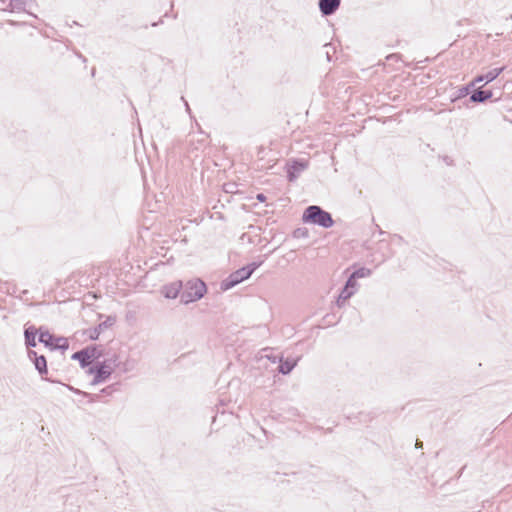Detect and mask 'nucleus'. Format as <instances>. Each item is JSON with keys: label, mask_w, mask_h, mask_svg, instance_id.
I'll use <instances>...</instances> for the list:
<instances>
[{"label": "nucleus", "mask_w": 512, "mask_h": 512, "mask_svg": "<svg viewBox=\"0 0 512 512\" xmlns=\"http://www.w3.org/2000/svg\"><path fill=\"white\" fill-rule=\"evenodd\" d=\"M302 221L323 228H330L334 224L332 215L318 205L308 206L303 212Z\"/></svg>", "instance_id": "nucleus-1"}, {"label": "nucleus", "mask_w": 512, "mask_h": 512, "mask_svg": "<svg viewBox=\"0 0 512 512\" xmlns=\"http://www.w3.org/2000/svg\"><path fill=\"white\" fill-rule=\"evenodd\" d=\"M207 292V286L204 281L199 278H193L183 284L180 294V301L189 304L200 300Z\"/></svg>", "instance_id": "nucleus-2"}, {"label": "nucleus", "mask_w": 512, "mask_h": 512, "mask_svg": "<svg viewBox=\"0 0 512 512\" xmlns=\"http://www.w3.org/2000/svg\"><path fill=\"white\" fill-rule=\"evenodd\" d=\"M259 267L258 263L252 262L236 271L231 273L226 279L221 282V289L223 291L229 290L238 285L242 281L248 279L252 273Z\"/></svg>", "instance_id": "nucleus-3"}, {"label": "nucleus", "mask_w": 512, "mask_h": 512, "mask_svg": "<svg viewBox=\"0 0 512 512\" xmlns=\"http://www.w3.org/2000/svg\"><path fill=\"white\" fill-rule=\"evenodd\" d=\"M114 368L112 367L109 360L97 362L95 365L88 368L87 373L94 375L91 382L92 385H97L105 382L113 373Z\"/></svg>", "instance_id": "nucleus-4"}, {"label": "nucleus", "mask_w": 512, "mask_h": 512, "mask_svg": "<svg viewBox=\"0 0 512 512\" xmlns=\"http://www.w3.org/2000/svg\"><path fill=\"white\" fill-rule=\"evenodd\" d=\"M39 342L43 343L46 347L51 348L52 350H67L68 349V341L64 337H56L51 334L48 330L43 331L42 328L39 330Z\"/></svg>", "instance_id": "nucleus-5"}, {"label": "nucleus", "mask_w": 512, "mask_h": 512, "mask_svg": "<svg viewBox=\"0 0 512 512\" xmlns=\"http://www.w3.org/2000/svg\"><path fill=\"white\" fill-rule=\"evenodd\" d=\"M506 66L496 67L490 69L486 73L479 74L473 78L474 83L477 85L484 82V85L494 81L501 73L504 72Z\"/></svg>", "instance_id": "nucleus-6"}, {"label": "nucleus", "mask_w": 512, "mask_h": 512, "mask_svg": "<svg viewBox=\"0 0 512 512\" xmlns=\"http://www.w3.org/2000/svg\"><path fill=\"white\" fill-rule=\"evenodd\" d=\"M482 87L483 86L475 87V89H473V91L469 97V102L475 103V104L485 103L493 97L492 90H490V89L484 90Z\"/></svg>", "instance_id": "nucleus-7"}, {"label": "nucleus", "mask_w": 512, "mask_h": 512, "mask_svg": "<svg viewBox=\"0 0 512 512\" xmlns=\"http://www.w3.org/2000/svg\"><path fill=\"white\" fill-rule=\"evenodd\" d=\"M307 168V162L303 160H294L287 168V178L290 182L295 181L300 173Z\"/></svg>", "instance_id": "nucleus-8"}, {"label": "nucleus", "mask_w": 512, "mask_h": 512, "mask_svg": "<svg viewBox=\"0 0 512 512\" xmlns=\"http://www.w3.org/2000/svg\"><path fill=\"white\" fill-rule=\"evenodd\" d=\"M341 0H319L318 7L323 16L333 15L340 7Z\"/></svg>", "instance_id": "nucleus-9"}, {"label": "nucleus", "mask_w": 512, "mask_h": 512, "mask_svg": "<svg viewBox=\"0 0 512 512\" xmlns=\"http://www.w3.org/2000/svg\"><path fill=\"white\" fill-rule=\"evenodd\" d=\"M183 288L182 281H175L163 287L162 293L165 298L175 299L181 294Z\"/></svg>", "instance_id": "nucleus-10"}, {"label": "nucleus", "mask_w": 512, "mask_h": 512, "mask_svg": "<svg viewBox=\"0 0 512 512\" xmlns=\"http://www.w3.org/2000/svg\"><path fill=\"white\" fill-rule=\"evenodd\" d=\"M115 322H116L115 317L108 316L105 321L101 322L100 324H98V326H96L93 330H91L89 338L91 340H97L99 338V335L101 334V332L104 331L105 329L113 326Z\"/></svg>", "instance_id": "nucleus-11"}, {"label": "nucleus", "mask_w": 512, "mask_h": 512, "mask_svg": "<svg viewBox=\"0 0 512 512\" xmlns=\"http://www.w3.org/2000/svg\"><path fill=\"white\" fill-rule=\"evenodd\" d=\"M475 87H476V84L474 83V81L472 79L469 83L459 87L456 90L453 100H459V99L465 98L468 95L470 96L473 89H475Z\"/></svg>", "instance_id": "nucleus-12"}, {"label": "nucleus", "mask_w": 512, "mask_h": 512, "mask_svg": "<svg viewBox=\"0 0 512 512\" xmlns=\"http://www.w3.org/2000/svg\"><path fill=\"white\" fill-rule=\"evenodd\" d=\"M37 329L34 326H29L24 330L25 345L27 348L36 346Z\"/></svg>", "instance_id": "nucleus-13"}, {"label": "nucleus", "mask_w": 512, "mask_h": 512, "mask_svg": "<svg viewBox=\"0 0 512 512\" xmlns=\"http://www.w3.org/2000/svg\"><path fill=\"white\" fill-rule=\"evenodd\" d=\"M71 358L73 360H78L79 361V364L82 368H86V367H91L90 364V360H89V356L87 354L86 351H84V349H81L75 353L72 354Z\"/></svg>", "instance_id": "nucleus-14"}, {"label": "nucleus", "mask_w": 512, "mask_h": 512, "mask_svg": "<svg viewBox=\"0 0 512 512\" xmlns=\"http://www.w3.org/2000/svg\"><path fill=\"white\" fill-rule=\"evenodd\" d=\"M296 364H297V360H294V359L281 360L278 370L283 375H287L293 370V368L296 366Z\"/></svg>", "instance_id": "nucleus-15"}, {"label": "nucleus", "mask_w": 512, "mask_h": 512, "mask_svg": "<svg viewBox=\"0 0 512 512\" xmlns=\"http://www.w3.org/2000/svg\"><path fill=\"white\" fill-rule=\"evenodd\" d=\"M33 363L35 369L39 372V374L42 377L48 373L47 361L45 356L40 355L38 358H36V360Z\"/></svg>", "instance_id": "nucleus-16"}, {"label": "nucleus", "mask_w": 512, "mask_h": 512, "mask_svg": "<svg viewBox=\"0 0 512 512\" xmlns=\"http://www.w3.org/2000/svg\"><path fill=\"white\" fill-rule=\"evenodd\" d=\"M354 292H355V290H350L346 287H343V289L341 290V292L337 298V301H336L337 305L339 307H341L345 303V301L347 299H349L354 294Z\"/></svg>", "instance_id": "nucleus-17"}, {"label": "nucleus", "mask_w": 512, "mask_h": 512, "mask_svg": "<svg viewBox=\"0 0 512 512\" xmlns=\"http://www.w3.org/2000/svg\"><path fill=\"white\" fill-rule=\"evenodd\" d=\"M83 349L87 352L90 362L101 357V352L96 345H90Z\"/></svg>", "instance_id": "nucleus-18"}, {"label": "nucleus", "mask_w": 512, "mask_h": 512, "mask_svg": "<svg viewBox=\"0 0 512 512\" xmlns=\"http://www.w3.org/2000/svg\"><path fill=\"white\" fill-rule=\"evenodd\" d=\"M388 106L389 105L386 102V110H385V113H386V123L390 122L392 120L396 121L403 114L402 111L394 112V107L393 106L388 107Z\"/></svg>", "instance_id": "nucleus-19"}, {"label": "nucleus", "mask_w": 512, "mask_h": 512, "mask_svg": "<svg viewBox=\"0 0 512 512\" xmlns=\"http://www.w3.org/2000/svg\"><path fill=\"white\" fill-rule=\"evenodd\" d=\"M69 389L73 390L75 393L82 394L84 397H88L90 402H95L100 400L101 395L100 394H90L87 392H82L80 390H74L72 387L68 386Z\"/></svg>", "instance_id": "nucleus-20"}, {"label": "nucleus", "mask_w": 512, "mask_h": 512, "mask_svg": "<svg viewBox=\"0 0 512 512\" xmlns=\"http://www.w3.org/2000/svg\"><path fill=\"white\" fill-rule=\"evenodd\" d=\"M24 5H25V3L22 0H10L8 7L11 10H14V9H21L22 6H24Z\"/></svg>", "instance_id": "nucleus-21"}, {"label": "nucleus", "mask_w": 512, "mask_h": 512, "mask_svg": "<svg viewBox=\"0 0 512 512\" xmlns=\"http://www.w3.org/2000/svg\"><path fill=\"white\" fill-rule=\"evenodd\" d=\"M356 280L357 279L351 274L350 277L347 279L344 287H346L350 290H355Z\"/></svg>", "instance_id": "nucleus-22"}, {"label": "nucleus", "mask_w": 512, "mask_h": 512, "mask_svg": "<svg viewBox=\"0 0 512 512\" xmlns=\"http://www.w3.org/2000/svg\"><path fill=\"white\" fill-rule=\"evenodd\" d=\"M368 272H369V270H367L365 268H360V269L355 270L352 273V275L357 279V278L365 277Z\"/></svg>", "instance_id": "nucleus-23"}, {"label": "nucleus", "mask_w": 512, "mask_h": 512, "mask_svg": "<svg viewBox=\"0 0 512 512\" xmlns=\"http://www.w3.org/2000/svg\"><path fill=\"white\" fill-rule=\"evenodd\" d=\"M400 58H401V55L398 53L388 54V55H386V64L389 63L390 61L397 62L400 60Z\"/></svg>", "instance_id": "nucleus-24"}, {"label": "nucleus", "mask_w": 512, "mask_h": 512, "mask_svg": "<svg viewBox=\"0 0 512 512\" xmlns=\"http://www.w3.org/2000/svg\"><path fill=\"white\" fill-rule=\"evenodd\" d=\"M28 357H29V359H30L32 362H34V361L36 360V358H38V357H39V355L37 354V352H36V351L31 350V349L29 348V350H28Z\"/></svg>", "instance_id": "nucleus-25"}, {"label": "nucleus", "mask_w": 512, "mask_h": 512, "mask_svg": "<svg viewBox=\"0 0 512 512\" xmlns=\"http://www.w3.org/2000/svg\"><path fill=\"white\" fill-rule=\"evenodd\" d=\"M402 240V238L398 235H393L390 237V242L393 243V242H400Z\"/></svg>", "instance_id": "nucleus-26"}, {"label": "nucleus", "mask_w": 512, "mask_h": 512, "mask_svg": "<svg viewBox=\"0 0 512 512\" xmlns=\"http://www.w3.org/2000/svg\"><path fill=\"white\" fill-rule=\"evenodd\" d=\"M256 199L259 202H264L266 200V196L263 193H259V194H257Z\"/></svg>", "instance_id": "nucleus-27"}, {"label": "nucleus", "mask_w": 512, "mask_h": 512, "mask_svg": "<svg viewBox=\"0 0 512 512\" xmlns=\"http://www.w3.org/2000/svg\"><path fill=\"white\" fill-rule=\"evenodd\" d=\"M110 390H111V386H108V387L104 388V389L101 391V393H106V394H108V393H110Z\"/></svg>", "instance_id": "nucleus-28"}, {"label": "nucleus", "mask_w": 512, "mask_h": 512, "mask_svg": "<svg viewBox=\"0 0 512 512\" xmlns=\"http://www.w3.org/2000/svg\"><path fill=\"white\" fill-rule=\"evenodd\" d=\"M4 5H5V1L4 0H0V10H6Z\"/></svg>", "instance_id": "nucleus-29"}, {"label": "nucleus", "mask_w": 512, "mask_h": 512, "mask_svg": "<svg viewBox=\"0 0 512 512\" xmlns=\"http://www.w3.org/2000/svg\"><path fill=\"white\" fill-rule=\"evenodd\" d=\"M415 446L416 448H422V442L420 440H417Z\"/></svg>", "instance_id": "nucleus-30"}, {"label": "nucleus", "mask_w": 512, "mask_h": 512, "mask_svg": "<svg viewBox=\"0 0 512 512\" xmlns=\"http://www.w3.org/2000/svg\"><path fill=\"white\" fill-rule=\"evenodd\" d=\"M386 96H387L389 99H391V96H390L389 94H387V93H386ZM399 97H400V95H396V96H394V97L392 98V100H393V101H395V100H396L397 98H399Z\"/></svg>", "instance_id": "nucleus-31"}, {"label": "nucleus", "mask_w": 512, "mask_h": 512, "mask_svg": "<svg viewBox=\"0 0 512 512\" xmlns=\"http://www.w3.org/2000/svg\"><path fill=\"white\" fill-rule=\"evenodd\" d=\"M185 105H186V109H187V111H188V112H190V107H189V105H188V103H187V102H185Z\"/></svg>", "instance_id": "nucleus-32"}, {"label": "nucleus", "mask_w": 512, "mask_h": 512, "mask_svg": "<svg viewBox=\"0 0 512 512\" xmlns=\"http://www.w3.org/2000/svg\"><path fill=\"white\" fill-rule=\"evenodd\" d=\"M42 378H43L44 380L50 381V379L45 378L44 376H43ZM51 383H54V380H51Z\"/></svg>", "instance_id": "nucleus-33"}]
</instances>
